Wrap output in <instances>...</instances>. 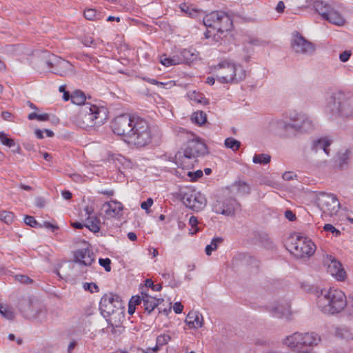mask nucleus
<instances>
[{
  "mask_svg": "<svg viewBox=\"0 0 353 353\" xmlns=\"http://www.w3.org/2000/svg\"><path fill=\"white\" fill-rule=\"evenodd\" d=\"M234 186L237 189V192L242 195H247L250 192V188L248 183L244 181H237L234 183Z\"/></svg>",
  "mask_w": 353,
  "mask_h": 353,
  "instance_id": "obj_36",
  "label": "nucleus"
},
{
  "mask_svg": "<svg viewBox=\"0 0 353 353\" xmlns=\"http://www.w3.org/2000/svg\"><path fill=\"white\" fill-rule=\"evenodd\" d=\"M0 142L10 148L15 145L14 141L12 139L8 138L7 134L3 132H0Z\"/></svg>",
  "mask_w": 353,
  "mask_h": 353,
  "instance_id": "obj_43",
  "label": "nucleus"
},
{
  "mask_svg": "<svg viewBox=\"0 0 353 353\" xmlns=\"http://www.w3.org/2000/svg\"><path fill=\"white\" fill-rule=\"evenodd\" d=\"M17 307L24 316H27L32 311V302L28 297H21L19 299Z\"/></svg>",
  "mask_w": 353,
  "mask_h": 353,
  "instance_id": "obj_27",
  "label": "nucleus"
},
{
  "mask_svg": "<svg viewBox=\"0 0 353 353\" xmlns=\"http://www.w3.org/2000/svg\"><path fill=\"white\" fill-rule=\"evenodd\" d=\"M82 43L85 46L87 47H94L97 46V41L92 37L88 36H85L83 37Z\"/></svg>",
  "mask_w": 353,
  "mask_h": 353,
  "instance_id": "obj_48",
  "label": "nucleus"
},
{
  "mask_svg": "<svg viewBox=\"0 0 353 353\" xmlns=\"http://www.w3.org/2000/svg\"><path fill=\"white\" fill-rule=\"evenodd\" d=\"M289 251L296 258L303 259L311 256L316 250V245L308 238L302 236L292 237L288 244Z\"/></svg>",
  "mask_w": 353,
  "mask_h": 353,
  "instance_id": "obj_8",
  "label": "nucleus"
},
{
  "mask_svg": "<svg viewBox=\"0 0 353 353\" xmlns=\"http://www.w3.org/2000/svg\"><path fill=\"white\" fill-rule=\"evenodd\" d=\"M181 150L194 159H196L199 157L204 156L208 153L206 145L198 137H194V138L189 139L185 148Z\"/></svg>",
  "mask_w": 353,
  "mask_h": 353,
  "instance_id": "obj_12",
  "label": "nucleus"
},
{
  "mask_svg": "<svg viewBox=\"0 0 353 353\" xmlns=\"http://www.w3.org/2000/svg\"><path fill=\"white\" fill-rule=\"evenodd\" d=\"M351 54H352V53L349 50H345V51L343 52L339 55L340 61L342 62L347 61L348 59H350Z\"/></svg>",
  "mask_w": 353,
  "mask_h": 353,
  "instance_id": "obj_54",
  "label": "nucleus"
},
{
  "mask_svg": "<svg viewBox=\"0 0 353 353\" xmlns=\"http://www.w3.org/2000/svg\"><path fill=\"white\" fill-rule=\"evenodd\" d=\"M99 309L103 317L110 323L114 319H118L119 323L121 318H123L124 307L120 296L117 294H105L101 299Z\"/></svg>",
  "mask_w": 353,
  "mask_h": 353,
  "instance_id": "obj_7",
  "label": "nucleus"
},
{
  "mask_svg": "<svg viewBox=\"0 0 353 353\" xmlns=\"http://www.w3.org/2000/svg\"><path fill=\"white\" fill-rule=\"evenodd\" d=\"M71 101L72 103L78 105H83L85 101L84 93L80 90H77L71 94Z\"/></svg>",
  "mask_w": 353,
  "mask_h": 353,
  "instance_id": "obj_31",
  "label": "nucleus"
},
{
  "mask_svg": "<svg viewBox=\"0 0 353 353\" xmlns=\"http://www.w3.org/2000/svg\"><path fill=\"white\" fill-rule=\"evenodd\" d=\"M285 217L290 221H293L296 219L295 214L289 210L285 212Z\"/></svg>",
  "mask_w": 353,
  "mask_h": 353,
  "instance_id": "obj_59",
  "label": "nucleus"
},
{
  "mask_svg": "<svg viewBox=\"0 0 353 353\" xmlns=\"http://www.w3.org/2000/svg\"><path fill=\"white\" fill-rule=\"evenodd\" d=\"M331 141L330 140L327 139L326 138H321L312 141L311 149L314 152H317L319 150H323L327 155H329V147Z\"/></svg>",
  "mask_w": 353,
  "mask_h": 353,
  "instance_id": "obj_25",
  "label": "nucleus"
},
{
  "mask_svg": "<svg viewBox=\"0 0 353 353\" xmlns=\"http://www.w3.org/2000/svg\"><path fill=\"white\" fill-rule=\"evenodd\" d=\"M219 205L217 212L227 216H232L236 211L241 210L240 203L234 198H228Z\"/></svg>",
  "mask_w": 353,
  "mask_h": 353,
  "instance_id": "obj_16",
  "label": "nucleus"
},
{
  "mask_svg": "<svg viewBox=\"0 0 353 353\" xmlns=\"http://www.w3.org/2000/svg\"><path fill=\"white\" fill-rule=\"evenodd\" d=\"M313 7L316 12L321 15L323 19L325 17V16H327V13L329 12V10H330V8H332L330 4L321 0L314 1L313 3Z\"/></svg>",
  "mask_w": 353,
  "mask_h": 353,
  "instance_id": "obj_28",
  "label": "nucleus"
},
{
  "mask_svg": "<svg viewBox=\"0 0 353 353\" xmlns=\"http://www.w3.org/2000/svg\"><path fill=\"white\" fill-rule=\"evenodd\" d=\"M181 54L183 60L187 63L193 62L198 57L196 51L192 48L183 50Z\"/></svg>",
  "mask_w": 353,
  "mask_h": 353,
  "instance_id": "obj_30",
  "label": "nucleus"
},
{
  "mask_svg": "<svg viewBox=\"0 0 353 353\" xmlns=\"http://www.w3.org/2000/svg\"><path fill=\"white\" fill-rule=\"evenodd\" d=\"M43 63L46 65L48 68L52 70V72L60 76L65 75L72 68L69 61L53 54H48L47 57L43 60Z\"/></svg>",
  "mask_w": 353,
  "mask_h": 353,
  "instance_id": "obj_10",
  "label": "nucleus"
},
{
  "mask_svg": "<svg viewBox=\"0 0 353 353\" xmlns=\"http://www.w3.org/2000/svg\"><path fill=\"white\" fill-rule=\"evenodd\" d=\"M327 110L334 116L353 117V94L341 91L333 92L327 100Z\"/></svg>",
  "mask_w": 353,
  "mask_h": 353,
  "instance_id": "obj_6",
  "label": "nucleus"
},
{
  "mask_svg": "<svg viewBox=\"0 0 353 353\" xmlns=\"http://www.w3.org/2000/svg\"><path fill=\"white\" fill-rule=\"evenodd\" d=\"M316 304L323 313L335 314L346 307L347 299L344 292L338 289L321 290L316 291Z\"/></svg>",
  "mask_w": 353,
  "mask_h": 353,
  "instance_id": "obj_4",
  "label": "nucleus"
},
{
  "mask_svg": "<svg viewBox=\"0 0 353 353\" xmlns=\"http://www.w3.org/2000/svg\"><path fill=\"white\" fill-rule=\"evenodd\" d=\"M181 200L188 208L195 211L201 210L206 205L205 198L195 190L183 192Z\"/></svg>",
  "mask_w": 353,
  "mask_h": 353,
  "instance_id": "obj_11",
  "label": "nucleus"
},
{
  "mask_svg": "<svg viewBox=\"0 0 353 353\" xmlns=\"http://www.w3.org/2000/svg\"><path fill=\"white\" fill-rule=\"evenodd\" d=\"M111 128L114 134L122 136L125 142L137 147H143L151 141L148 121L137 114H123L116 117Z\"/></svg>",
  "mask_w": 353,
  "mask_h": 353,
  "instance_id": "obj_1",
  "label": "nucleus"
},
{
  "mask_svg": "<svg viewBox=\"0 0 353 353\" xmlns=\"http://www.w3.org/2000/svg\"><path fill=\"white\" fill-rule=\"evenodd\" d=\"M175 163L183 169H190L194 165V163L196 162V159H194L189 157L187 154H185L182 150H179L175 154Z\"/></svg>",
  "mask_w": 353,
  "mask_h": 353,
  "instance_id": "obj_20",
  "label": "nucleus"
},
{
  "mask_svg": "<svg viewBox=\"0 0 353 353\" xmlns=\"http://www.w3.org/2000/svg\"><path fill=\"white\" fill-rule=\"evenodd\" d=\"M284 9H285V4H284L283 1H279V3H277V6L276 7V10L279 13H281L284 11Z\"/></svg>",
  "mask_w": 353,
  "mask_h": 353,
  "instance_id": "obj_63",
  "label": "nucleus"
},
{
  "mask_svg": "<svg viewBox=\"0 0 353 353\" xmlns=\"http://www.w3.org/2000/svg\"><path fill=\"white\" fill-rule=\"evenodd\" d=\"M61 195L63 197V199L66 200H70L72 196V193L68 190H63L61 192Z\"/></svg>",
  "mask_w": 353,
  "mask_h": 353,
  "instance_id": "obj_64",
  "label": "nucleus"
},
{
  "mask_svg": "<svg viewBox=\"0 0 353 353\" xmlns=\"http://www.w3.org/2000/svg\"><path fill=\"white\" fill-rule=\"evenodd\" d=\"M323 19L328 21L331 23L339 26H343L345 22L344 17L332 7L327 13V16H325Z\"/></svg>",
  "mask_w": 353,
  "mask_h": 353,
  "instance_id": "obj_24",
  "label": "nucleus"
},
{
  "mask_svg": "<svg viewBox=\"0 0 353 353\" xmlns=\"http://www.w3.org/2000/svg\"><path fill=\"white\" fill-rule=\"evenodd\" d=\"M185 322L190 328L198 329L203 326V318L198 312L192 311L188 314Z\"/></svg>",
  "mask_w": 353,
  "mask_h": 353,
  "instance_id": "obj_21",
  "label": "nucleus"
},
{
  "mask_svg": "<svg viewBox=\"0 0 353 353\" xmlns=\"http://www.w3.org/2000/svg\"><path fill=\"white\" fill-rule=\"evenodd\" d=\"M270 314L277 318L288 319L291 314L290 305L289 303H276L269 308Z\"/></svg>",
  "mask_w": 353,
  "mask_h": 353,
  "instance_id": "obj_17",
  "label": "nucleus"
},
{
  "mask_svg": "<svg viewBox=\"0 0 353 353\" xmlns=\"http://www.w3.org/2000/svg\"><path fill=\"white\" fill-rule=\"evenodd\" d=\"M211 68L217 81L221 83H237L246 77L245 70L240 65L228 59L222 60Z\"/></svg>",
  "mask_w": 353,
  "mask_h": 353,
  "instance_id": "obj_5",
  "label": "nucleus"
},
{
  "mask_svg": "<svg viewBox=\"0 0 353 353\" xmlns=\"http://www.w3.org/2000/svg\"><path fill=\"white\" fill-rule=\"evenodd\" d=\"M188 176L191 178V181H194L203 176V172L200 170H196L194 172H188Z\"/></svg>",
  "mask_w": 353,
  "mask_h": 353,
  "instance_id": "obj_53",
  "label": "nucleus"
},
{
  "mask_svg": "<svg viewBox=\"0 0 353 353\" xmlns=\"http://www.w3.org/2000/svg\"><path fill=\"white\" fill-rule=\"evenodd\" d=\"M181 11L186 13L191 17H194L197 15L198 10L189 6L186 3H183L181 6Z\"/></svg>",
  "mask_w": 353,
  "mask_h": 353,
  "instance_id": "obj_41",
  "label": "nucleus"
},
{
  "mask_svg": "<svg viewBox=\"0 0 353 353\" xmlns=\"http://www.w3.org/2000/svg\"><path fill=\"white\" fill-rule=\"evenodd\" d=\"M190 100L195 101L197 103L202 105L208 104V100L203 96V94L193 91L188 94Z\"/></svg>",
  "mask_w": 353,
  "mask_h": 353,
  "instance_id": "obj_32",
  "label": "nucleus"
},
{
  "mask_svg": "<svg viewBox=\"0 0 353 353\" xmlns=\"http://www.w3.org/2000/svg\"><path fill=\"white\" fill-rule=\"evenodd\" d=\"M1 117L5 121H12L14 116L11 112L8 111H3L1 112Z\"/></svg>",
  "mask_w": 353,
  "mask_h": 353,
  "instance_id": "obj_60",
  "label": "nucleus"
},
{
  "mask_svg": "<svg viewBox=\"0 0 353 353\" xmlns=\"http://www.w3.org/2000/svg\"><path fill=\"white\" fill-rule=\"evenodd\" d=\"M183 305L180 302H176L173 305V310L176 314H180L183 311Z\"/></svg>",
  "mask_w": 353,
  "mask_h": 353,
  "instance_id": "obj_58",
  "label": "nucleus"
},
{
  "mask_svg": "<svg viewBox=\"0 0 353 353\" xmlns=\"http://www.w3.org/2000/svg\"><path fill=\"white\" fill-rule=\"evenodd\" d=\"M83 288L86 291H89L91 293L97 292L99 291V286L94 283H85L83 284Z\"/></svg>",
  "mask_w": 353,
  "mask_h": 353,
  "instance_id": "obj_46",
  "label": "nucleus"
},
{
  "mask_svg": "<svg viewBox=\"0 0 353 353\" xmlns=\"http://www.w3.org/2000/svg\"><path fill=\"white\" fill-rule=\"evenodd\" d=\"M24 222L26 225L32 228H41V225L39 223L34 217L32 216H26L24 218Z\"/></svg>",
  "mask_w": 353,
  "mask_h": 353,
  "instance_id": "obj_45",
  "label": "nucleus"
},
{
  "mask_svg": "<svg viewBox=\"0 0 353 353\" xmlns=\"http://www.w3.org/2000/svg\"><path fill=\"white\" fill-rule=\"evenodd\" d=\"M323 229L326 232H330L332 234H334L336 236H338L341 234V232L335 228L332 224H325L323 227Z\"/></svg>",
  "mask_w": 353,
  "mask_h": 353,
  "instance_id": "obj_52",
  "label": "nucleus"
},
{
  "mask_svg": "<svg viewBox=\"0 0 353 353\" xmlns=\"http://www.w3.org/2000/svg\"><path fill=\"white\" fill-rule=\"evenodd\" d=\"M123 204L117 201L111 200L105 202L102 206L105 216L108 218H119L122 215Z\"/></svg>",
  "mask_w": 353,
  "mask_h": 353,
  "instance_id": "obj_15",
  "label": "nucleus"
},
{
  "mask_svg": "<svg viewBox=\"0 0 353 353\" xmlns=\"http://www.w3.org/2000/svg\"><path fill=\"white\" fill-rule=\"evenodd\" d=\"M221 14V17L218 23V27H216L217 33L223 34L225 32H228L232 28V21L230 19V16L227 14L225 12Z\"/></svg>",
  "mask_w": 353,
  "mask_h": 353,
  "instance_id": "obj_23",
  "label": "nucleus"
},
{
  "mask_svg": "<svg viewBox=\"0 0 353 353\" xmlns=\"http://www.w3.org/2000/svg\"><path fill=\"white\" fill-rule=\"evenodd\" d=\"M145 285L147 288H152V290L153 291H156V292L160 291L162 289V286H161V284H156V285H154V282L150 279H148L145 280Z\"/></svg>",
  "mask_w": 353,
  "mask_h": 353,
  "instance_id": "obj_47",
  "label": "nucleus"
},
{
  "mask_svg": "<svg viewBox=\"0 0 353 353\" xmlns=\"http://www.w3.org/2000/svg\"><path fill=\"white\" fill-rule=\"evenodd\" d=\"M161 63L166 67L177 65L180 63V61L175 57L170 58L162 57L161 59Z\"/></svg>",
  "mask_w": 353,
  "mask_h": 353,
  "instance_id": "obj_44",
  "label": "nucleus"
},
{
  "mask_svg": "<svg viewBox=\"0 0 353 353\" xmlns=\"http://www.w3.org/2000/svg\"><path fill=\"white\" fill-rule=\"evenodd\" d=\"M223 239L221 237L214 238L212 240L210 244L208 245L205 247V254L208 256L211 255L212 252L214 251V250H216L217 249V248H218V245L220 243H221L223 242Z\"/></svg>",
  "mask_w": 353,
  "mask_h": 353,
  "instance_id": "obj_34",
  "label": "nucleus"
},
{
  "mask_svg": "<svg viewBox=\"0 0 353 353\" xmlns=\"http://www.w3.org/2000/svg\"><path fill=\"white\" fill-rule=\"evenodd\" d=\"M327 272L338 281H343L346 278V272L341 263L334 259L330 260L327 265Z\"/></svg>",
  "mask_w": 353,
  "mask_h": 353,
  "instance_id": "obj_18",
  "label": "nucleus"
},
{
  "mask_svg": "<svg viewBox=\"0 0 353 353\" xmlns=\"http://www.w3.org/2000/svg\"><path fill=\"white\" fill-rule=\"evenodd\" d=\"M191 119L195 123L201 125L207 121L206 114L203 111L194 112L192 114Z\"/></svg>",
  "mask_w": 353,
  "mask_h": 353,
  "instance_id": "obj_35",
  "label": "nucleus"
},
{
  "mask_svg": "<svg viewBox=\"0 0 353 353\" xmlns=\"http://www.w3.org/2000/svg\"><path fill=\"white\" fill-rule=\"evenodd\" d=\"M14 215L12 212L3 211L0 212V219L6 224H10L13 222Z\"/></svg>",
  "mask_w": 353,
  "mask_h": 353,
  "instance_id": "obj_39",
  "label": "nucleus"
},
{
  "mask_svg": "<svg viewBox=\"0 0 353 353\" xmlns=\"http://www.w3.org/2000/svg\"><path fill=\"white\" fill-rule=\"evenodd\" d=\"M171 340V337L168 334H161L157 336L156 339V345L153 348H148V351H152L154 353H157L161 347L168 343Z\"/></svg>",
  "mask_w": 353,
  "mask_h": 353,
  "instance_id": "obj_29",
  "label": "nucleus"
},
{
  "mask_svg": "<svg viewBox=\"0 0 353 353\" xmlns=\"http://www.w3.org/2000/svg\"><path fill=\"white\" fill-rule=\"evenodd\" d=\"M223 11H214L207 14L203 18V23L205 26L212 28L213 30H216L218 27V23L223 14Z\"/></svg>",
  "mask_w": 353,
  "mask_h": 353,
  "instance_id": "obj_22",
  "label": "nucleus"
},
{
  "mask_svg": "<svg viewBox=\"0 0 353 353\" xmlns=\"http://www.w3.org/2000/svg\"><path fill=\"white\" fill-rule=\"evenodd\" d=\"M74 262L80 265L89 267L95 262V255L88 248L79 249L74 252Z\"/></svg>",
  "mask_w": 353,
  "mask_h": 353,
  "instance_id": "obj_14",
  "label": "nucleus"
},
{
  "mask_svg": "<svg viewBox=\"0 0 353 353\" xmlns=\"http://www.w3.org/2000/svg\"><path fill=\"white\" fill-rule=\"evenodd\" d=\"M143 299V307L145 312L150 314L156 307H157L162 302L163 299H157L149 295L148 293L141 292Z\"/></svg>",
  "mask_w": 353,
  "mask_h": 353,
  "instance_id": "obj_19",
  "label": "nucleus"
},
{
  "mask_svg": "<svg viewBox=\"0 0 353 353\" xmlns=\"http://www.w3.org/2000/svg\"><path fill=\"white\" fill-rule=\"evenodd\" d=\"M107 119L106 108L87 103L80 108L78 113L74 116L72 121L77 126L90 130L101 126Z\"/></svg>",
  "mask_w": 353,
  "mask_h": 353,
  "instance_id": "obj_3",
  "label": "nucleus"
},
{
  "mask_svg": "<svg viewBox=\"0 0 353 353\" xmlns=\"http://www.w3.org/2000/svg\"><path fill=\"white\" fill-rule=\"evenodd\" d=\"M271 157L267 154H255L253 157V163L260 164H267L270 162Z\"/></svg>",
  "mask_w": 353,
  "mask_h": 353,
  "instance_id": "obj_38",
  "label": "nucleus"
},
{
  "mask_svg": "<svg viewBox=\"0 0 353 353\" xmlns=\"http://www.w3.org/2000/svg\"><path fill=\"white\" fill-rule=\"evenodd\" d=\"M86 214L90 215L91 212L88 208H86ZM100 220L97 216H90L85 219V227L88 228L94 233L98 232L100 230Z\"/></svg>",
  "mask_w": 353,
  "mask_h": 353,
  "instance_id": "obj_26",
  "label": "nucleus"
},
{
  "mask_svg": "<svg viewBox=\"0 0 353 353\" xmlns=\"http://www.w3.org/2000/svg\"><path fill=\"white\" fill-rule=\"evenodd\" d=\"M153 204V200L151 198H148L145 201H143L141 204V208L143 210H148L151 205Z\"/></svg>",
  "mask_w": 353,
  "mask_h": 353,
  "instance_id": "obj_55",
  "label": "nucleus"
},
{
  "mask_svg": "<svg viewBox=\"0 0 353 353\" xmlns=\"http://www.w3.org/2000/svg\"><path fill=\"white\" fill-rule=\"evenodd\" d=\"M0 314L8 320H13L14 318L12 308L7 305L0 304Z\"/></svg>",
  "mask_w": 353,
  "mask_h": 353,
  "instance_id": "obj_33",
  "label": "nucleus"
},
{
  "mask_svg": "<svg viewBox=\"0 0 353 353\" xmlns=\"http://www.w3.org/2000/svg\"><path fill=\"white\" fill-rule=\"evenodd\" d=\"M15 280L24 284H28L32 282V280L30 277L23 274L15 275Z\"/></svg>",
  "mask_w": 353,
  "mask_h": 353,
  "instance_id": "obj_51",
  "label": "nucleus"
},
{
  "mask_svg": "<svg viewBox=\"0 0 353 353\" xmlns=\"http://www.w3.org/2000/svg\"><path fill=\"white\" fill-rule=\"evenodd\" d=\"M129 303H132L134 306L140 305L141 303H143L142 296H132L130 300Z\"/></svg>",
  "mask_w": 353,
  "mask_h": 353,
  "instance_id": "obj_56",
  "label": "nucleus"
},
{
  "mask_svg": "<svg viewBox=\"0 0 353 353\" xmlns=\"http://www.w3.org/2000/svg\"><path fill=\"white\" fill-rule=\"evenodd\" d=\"M224 145L227 148H230L233 151H236L241 146V142L232 137L225 139Z\"/></svg>",
  "mask_w": 353,
  "mask_h": 353,
  "instance_id": "obj_37",
  "label": "nucleus"
},
{
  "mask_svg": "<svg viewBox=\"0 0 353 353\" xmlns=\"http://www.w3.org/2000/svg\"><path fill=\"white\" fill-rule=\"evenodd\" d=\"M336 333L338 336L345 339H351L352 333L350 332V330L347 327H337Z\"/></svg>",
  "mask_w": 353,
  "mask_h": 353,
  "instance_id": "obj_40",
  "label": "nucleus"
},
{
  "mask_svg": "<svg viewBox=\"0 0 353 353\" xmlns=\"http://www.w3.org/2000/svg\"><path fill=\"white\" fill-rule=\"evenodd\" d=\"M291 46L296 53L307 55L312 54L316 49L313 43L307 41L298 32L293 34Z\"/></svg>",
  "mask_w": 353,
  "mask_h": 353,
  "instance_id": "obj_13",
  "label": "nucleus"
},
{
  "mask_svg": "<svg viewBox=\"0 0 353 353\" xmlns=\"http://www.w3.org/2000/svg\"><path fill=\"white\" fill-rule=\"evenodd\" d=\"M347 160H348L347 156L345 154H343L339 160L340 162L339 164V167L340 169H343V167L347 164Z\"/></svg>",
  "mask_w": 353,
  "mask_h": 353,
  "instance_id": "obj_57",
  "label": "nucleus"
},
{
  "mask_svg": "<svg viewBox=\"0 0 353 353\" xmlns=\"http://www.w3.org/2000/svg\"><path fill=\"white\" fill-rule=\"evenodd\" d=\"M290 121L283 119L276 121V127L282 137L293 138L299 134H307L315 128L314 121L305 114L292 112L289 117Z\"/></svg>",
  "mask_w": 353,
  "mask_h": 353,
  "instance_id": "obj_2",
  "label": "nucleus"
},
{
  "mask_svg": "<svg viewBox=\"0 0 353 353\" xmlns=\"http://www.w3.org/2000/svg\"><path fill=\"white\" fill-rule=\"evenodd\" d=\"M45 200L42 197L39 196L35 199V205L37 207L43 208L45 207Z\"/></svg>",
  "mask_w": 353,
  "mask_h": 353,
  "instance_id": "obj_61",
  "label": "nucleus"
},
{
  "mask_svg": "<svg viewBox=\"0 0 353 353\" xmlns=\"http://www.w3.org/2000/svg\"><path fill=\"white\" fill-rule=\"evenodd\" d=\"M189 223L192 228H195L194 231L190 230L191 234H194L199 231V228H197L198 220L196 216H192L189 219Z\"/></svg>",
  "mask_w": 353,
  "mask_h": 353,
  "instance_id": "obj_50",
  "label": "nucleus"
},
{
  "mask_svg": "<svg viewBox=\"0 0 353 353\" xmlns=\"http://www.w3.org/2000/svg\"><path fill=\"white\" fill-rule=\"evenodd\" d=\"M49 118H50V116L48 113L38 114L37 120L40 121H48Z\"/></svg>",
  "mask_w": 353,
  "mask_h": 353,
  "instance_id": "obj_62",
  "label": "nucleus"
},
{
  "mask_svg": "<svg viewBox=\"0 0 353 353\" xmlns=\"http://www.w3.org/2000/svg\"><path fill=\"white\" fill-rule=\"evenodd\" d=\"M99 263L105 268V271L110 272L111 270V261L110 259H99Z\"/></svg>",
  "mask_w": 353,
  "mask_h": 353,
  "instance_id": "obj_49",
  "label": "nucleus"
},
{
  "mask_svg": "<svg viewBox=\"0 0 353 353\" xmlns=\"http://www.w3.org/2000/svg\"><path fill=\"white\" fill-rule=\"evenodd\" d=\"M316 203L323 216H333L339 212L341 205L334 194L321 192L317 194Z\"/></svg>",
  "mask_w": 353,
  "mask_h": 353,
  "instance_id": "obj_9",
  "label": "nucleus"
},
{
  "mask_svg": "<svg viewBox=\"0 0 353 353\" xmlns=\"http://www.w3.org/2000/svg\"><path fill=\"white\" fill-rule=\"evenodd\" d=\"M84 17L88 20H97L99 19V14L97 13L95 9L89 8L84 11Z\"/></svg>",
  "mask_w": 353,
  "mask_h": 353,
  "instance_id": "obj_42",
  "label": "nucleus"
}]
</instances>
